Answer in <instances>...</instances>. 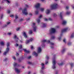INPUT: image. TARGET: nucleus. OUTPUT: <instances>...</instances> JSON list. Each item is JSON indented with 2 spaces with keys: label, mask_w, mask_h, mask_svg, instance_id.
Wrapping results in <instances>:
<instances>
[{
  "label": "nucleus",
  "mask_w": 74,
  "mask_h": 74,
  "mask_svg": "<svg viewBox=\"0 0 74 74\" xmlns=\"http://www.w3.org/2000/svg\"><path fill=\"white\" fill-rule=\"evenodd\" d=\"M69 29V28L66 27L65 28H64L61 30V33L60 34L59 37L58 38V40L60 41L61 40V38L62 37L63 35V33L66 32L67 30Z\"/></svg>",
  "instance_id": "1"
},
{
  "label": "nucleus",
  "mask_w": 74,
  "mask_h": 74,
  "mask_svg": "<svg viewBox=\"0 0 74 74\" xmlns=\"http://www.w3.org/2000/svg\"><path fill=\"white\" fill-rule=\"evenodd\" d=\"M58 5L56 3H54L50 5V8L51 10H55L58 8Z\"/></svg>",
  "instance_id": "2"
},
{
  "label": "nucleus",
  "mask_w": 74,
  "mask_h": 74,
  "mask_svg": "<svg viewBox=\"0 0 74 74\" xmlns=\"http://www.w3.org/2000/svg\"><path fill=\"white\" fill-rule=\"evenodd\" d=\"M25 8L22 10L23 13V14L25 15H27L28 14V12H27V8L29 7V6L27 5H25Z\"/></svg>",
  "instance_id": "3"
},
{
  "label": "nucleus",
  "mask_w": 74,
  "mask_h": 74,
  "mask_svg": "<svg viewBox=\"0 0 74 74\" xmlns=\"http://www.w3.org/2000/svg\"><path fill=\"white\" fill-rule=\"evenodd\" d=\"M56 63V59L55 58H53L52 61L53 66H52V68L53 69H55L56 68L55 64Z\"/></svg>",
  "instance_id": "4"
},
{
  "label": "nucleus",
  "mask_w": 74,
  "mask_h": 74,
  "mask_svg": "<svg viewBox=\"0 0 74 74\" xmlns=\"http://www.w3.org/2000/svg\"><path fill=\"white\" fill-rule=\"evenodd\" d=\"M36 23H32V28L34 32H36V30L37 29V27L36 26Z\"/></svg>",
  "instance_id": "5"
},
{
  "label": "nucleus",
  "mask_w": 74,
  "mask_h": 74,
  "mask_svg": "<svg viewBox=\"0 0 74 74\" xmlns=\"http://www.w3.org/2000/svg\"><path fill=\"white\" fill-rule=\"evenodd\" d=\"M10 51V48L7 47L5 51L4 52L3 54L4 55H6Z\"/></svg>",
  "instance_id": "6"
},
{
  "label": "nucleus",
  "mask_w": 74,
  "mask_h": 74,
  "mask_svg": "<svg viewBox=\"0 0 74 74\" xmlns=\"http://www.w3.org/2000/svg\"><path fill=\"white\" fill-rule=\"evenodd\" d=\"M56 32V29L54 28H51L50 31V33L51 34L55 33Z\"/></svg>",
  "instance_id": "7"
},
{
  "label": "nucleus",
  "mask_w": 74,
  "mask_h": 74,
  "mask_svg": "<svg viewBox=\"0 0 74 74\" xmlns=\"http://www.w3.org/2000/svg\"><path fill=\"white\" fill-rule=\"evenodd\" d=\"M41 65L42 66L41 69L42 70H44V69H45V64L43 63H41Z\"/></svg>",
  "instance_id": "8"
},
{
  "label": "nucleus",
  "mask_w": 74,
  "mask_h": 74,
  "mask_svg": "<svg viewBox=\"0 0 74 74\" xmlns=\"http://www.w3.org/2000/svg\"><path fill=\"white\" fill-rule=\"evenodd\" d=\"M15 70L16 73L17 74H19L20 73H21V71L20 70L18 69V68H15Z\"/></svg>",
  "instance_id": "9"
},
{
  "label": "nucleus",
  "mask_w": 74,
  "mask_h": 74,
  "mask_svg": "<svg viewBox=\"0 0 74 74\" xmlns=\"http://www.w3.org/2000/svg\"><path fill=\"white\" fill-rule=\"evenodd\" d=\"M42 17V15H40L39 17V18H38L37 19L36 21L38 23H40V19H41Z\"/></svg>",
  "instance_id": "10"
},
{
  "label": "nucleus",
  "mask_w": 74,
  "mask_h": 74,
  "mask_svg": "<svg viewBox=\"0 0 74 74\" xmlns=\"http://www.w3.org/2000/svg\"><path fill=\"white\" fill-rule=\"evenodd\" d=\"M40 4L37 3L34 5V7L35 8H39L40 7Z\"/></svg>",
  "instance_id": "11"
},
{
  "label": "nucleus",
  "mask_w": 74,
  "mask_h": 74,
  "mask_svg": "<svg viewBox=\"0 0 74 74\" xmlns=\"http://www.w3.org/2000/svg\"><path fill=\"white\" fill-rule=\"evenodd\" d=\"M14 39L15 41L16 42H18V40H19V38L16 35H14Z\"/></svg>",
  "instance_id": "12"
},
{
  "label": "nucleus",
  "mask_w": 74,
  "mask_h": 74,
  "mask_svg": "<svg viewBox=\"0 0 74 74\" xmlns=\"http://www.w3.org/2000/svg\"><path fill=\"white\" fill-rule=\"evenodd\" d=\"M63 12H61L60 13L59 16L62 19H63Z\"/></svg>",
  "instance_id": "13"
},
{
  "label": "nucleus",
  "mask_w": 74,
  "mask_h": 74,
  "mask_svg": "<svg viewBox=\"0 0 74 74\" xmlns=\"http://www.w3.org/2000/svg\"><path fill=\"white\" fill-rule=\"evenodd\" d=\"M41 51H42V50L41 49V47H38V53H40V52H41Z\"/></svg>",
  "instance_id": "14"
},
{
  "label": "nucleus",
  "mask_w": 74,
  "mask_h": 74,
  "mask_svg": "<svg viewBox=\"0 0 74 74\" xmlns=\"http://www.w3.org/2000/svg\"><path fill=\"white\" fill-rule=\"evenodd\" d=\"M23 36H24L25 38H27V36L26 34V33L25 32H24L23 33Z\"/></svg>",
  "instance_id": "15"
},
{
  "label": "nucleus",
  "mask_w": 74,
  "mask_h": 74,
  "mask_svg": "<svg viewBox=\"0 0 74 74\" xmlns=\"http://www.w3.org/2000/svg\"><path fill=\"white\" fill-rule=\"evenodd\" d=\"M47 42H48V43H49V44H50L51 45H54V43H53L52 42H50L49 40H47Z\"/></svg>",
  "instance_id": "16"
},
{
  "label": "nucleus",
  "mask_w": 74,
  "mask_h": 74,
  "mask_svg": "<svg viewBox=\"0 0 74 74\" xmlns=\"http://www.w3.org/2000/svg\"><path fill=\"white\" fill-rule=\"evenodd\" d=\"M13 66L14 67H18V64L14 62V64H13Z\"/></svg>",
  "instance_id": "17"
},
{
  "label": "nucleus",
  "mask_w": 74,
  "mask_h": 74,
  "mask_svg": "<svg viewBox=\"0 0 74 74\" xmlns=\"http://www.w3.org/2000/svg\"><path fill=\"white\" fill-rule=\"evenodd\" d=\"M66 51V49L63 48L62 50L61 51V53H63Z\"/></svg>",
  "instance_id": "18"
},
{
  "label": "nucleus",
  "mask_w": 74,
  "mask_h": 74,
  "mask_svg": "<svg viewBox=\"0 0 74 74\" xmlns=\"http://www.w3.org/2000/svg\"><path fill=\"white\" fill-rule=\"evenodd\" d=\"M23 51L25 52H26V53H30V51L29 50H27L26 49H23Z\"/></svg>",
  "instance_id": "19"
},
{
  "label": "nucleus",
  "mask_w": 74,
  "mask_h": 74,
  "mask_svg": "<svg viewBox=\"0 0 74 74\" xmlns=\"http://www.w3.org/2000/svg\"><path fill=\"white\" fill-rule=\"evenodd\" d=\"M67 23V22L66 21H62V24L63 25H66V23Z\"/></svg>",
  "instance_id": "20"
},
{
  "label": "nucleus",
  "mask_w": 74,
  "mask_h": 74,
  "mask_svg": "<svg viewBox=\"0 0 74 74\" xmlns=\"http://www.w3.org/2000/svg\"><path fill=\"white\" fill-rule=\"evenodd\" d=\"M4 1H6V3L7 4H10L11 3V1H10L9 0H4Z\"/></svg>",
  "instance_id": "21"
},
{
  "label": "nucleus",
  "mask_w": 74,
  "mask_h": 74,
  "mask_svg": "<svg viewBox=\"0 0 74 74\" xmlns=\"http://www.w3.org/2000/svg\"><path fill=\"white\" fill-rule=\"evenodd\" d=\"M44 10H45V9L44 8H40V11L41 12H44Z\"/></svg>",
  "instance_id": "22"
},
{
  "label": "nucleus",
  "mask_w": 74,
  "mask_h": 74,
  "mask_svg": "<svg viewBox=\"0 0 74 74\" xmlns=\"http://www.w3.org/2000/svg\"><path fill=\"white\" fill-rule=\"evenodd\" d=\"M33 55H35L36 56H38V54L36 52H34L33 53Z\"/></svg>",
  "instance_id": "23"
},
{
  "label": "nucleus",
  "mask_w": 74,
  "mask_h": 74,
  "mask_svg": "<svg viewBox=\"0 0 74 74\" xmlns=\"http://www.w3.org/2000/svg\"><path fill=\"white\" fill-rule=\"evenodd\" d=\"M10 42H8L6 44L7 48H10Z\"/></svg>",
  "instance_id": "24"
},
{
  "label": "nucleus",
  "mask_w": 74,
  "mask_h": 74,
  "mask_svg": "<svg viewBox=\"0 0 74 74\" xmlns=\"http://www.w3.org/2000/svg\"><path fill=\"white\" fill-rule=\"evenodd\" d=\"M34 12L36 15H37L38 14V10H36Z\"/></svg>",
  "instance_id": "25"
},
{
  "label": "nucleus",
  "mask_w": 74,
  "mask_h": 74,
  "mask_svg": "<svg viewBox=\"0 0 74 74\" xmlns=\"http://www.w3.org/2000/svg\"><path fill=\"white\" fill-rule=\"evenodd\" d=\"M59 66H62V65H63L64 64V62H62L61 63H58Z\"/></svg>",
  "instance_id": "26"
},
{
  "label": "nucleus",
  "mask_w": 74,
  "mask_h": 74,
  "mask_svg": "<svg viewBox=\"0 0 74 74\" xmlns=\"http://www.w3.org/2000/svg\"><path fill=\"white\" fill-rule=\"evenodd\" d=\"M50 14V10H49V9H47V14Z\"/></svg>",
  "instance_id": "27"
},
{
  "label": "nucleus",
  "mask_w": 74,
  "mask_h": 74,
  "mask_svg": "<svg viewBox=\"0 0 74 74\" xmlns=\"http://www.w3.org/2000/svg\"><path fill=\"white\" fill-rule=\"evenodd\" d=\"M63 41L64 43L65 44H66L67 43V42L66 41V38H64L63 40Z\"/></svg>",
  "instance_id": "28"
},
{
  "label": "nucleus",
  "mask_w": 74,
  "mask_h": 74,
  "mask_svg": "<svg viewBox=\"0 0 74 74\" xmlns=\"http://www.w3.org/2000/svg\"><path fill=\"white\" fill-rule=\"evenodd\" d=\"M46 27V23H44L42 27Z\"/></svg>",
  "instance_id": "29"
},
{
  "label": "nucleus",
  "mask_w": 74,
  "mask_h": 74,
  "mask_svg": "<svg viewBox=\"0 0 74 74\" xmlns=\"http://www.w3.org/2000/svg\"><path fill=\"white\" fill-rule=\"evenodd\" d=\"M70 13H71V12H70L67 11L66 12V14L67 15H69V14H70Z\"/></svg>",
  "instance_id": "30"
},
{
  "label": "nucleus",
  "mask_w": 74,
  "mask_h": 74,
  "mask_svg": "<svg viewBox=\"0 0 74 74\" xmlns=\"http://www.w3.org/2000/svg\"><path fill=\"white\" fill-rule=\"evenodd\" d=\"M68 45H71V44H72V42H68Z\"/></svg>",
  "instance_id": "31"
},
{
  "label": "nucleus",
  "mask_w": 74,
  "mask_h": 74,
  "mask_svg": "<svg viewBox=\"0 0 74 74\" xmlns=\"http://www.w3.org/2000/svg\"><path fill=\"white\" fill-rule=\"evenodd\" d=\"M33 40H34L33 38H32L29 39V40L30 42H32V41H33Z\"/></svg>",
  "instance_id": "32"
},
{
  "label": "nucleus",
  "mask_w": 74,
  "mask_h": 74,
  "mask_svg": "<svg viewBox=\"0 0 74 74\" xmlns=\"http://www.w3.org/2000/svg\"><path fill=\"white\" fill-rule=\"evenodd\" d=\"M15 18L16 19H17L18 18V16L16 14L15 16Z\"/></svg>",
  "instance_id": "33"
},
{
  "label": "nucleus",
  "mask_w": 74,
  "mask_h": 74,
  "mask_svg": "<svg viewBox=\"0 0 74 74\" xmlns=\"http://www.w3.org/2000/svg\"><path fill=\"white\" fill-rule=\"evenodd\" d=\"M30 42V41L29 40H27L26 41V44H28V43H29Z\"/></svg>",
  "instance_id": "34"
},
{
  "label": "nucleus",
  "mask_w": 74,
  "mask_h": 74,
  "mask_svg": "<svg viewBox=\"0 0 74 74\" xmlns=\"http://www.w3.org/2000/svg\"><path fill=\"white\" fill-rule=\"evenodd\" d=\"M53 17H56V16H57V15H56V14L55 13L53 14Z\"/></svg>",
  "instance_id": "35"
},
{
  "label": "nucleus",
  "mask_w": 74,
  "mask_h": 74,
  "mask_svg": "<svg viewBox=\"0 0 74 74\" xmlns=\"http://www.w3.org/2000/svg\"><path fill=\"white\" fill-rule=\"evenodd\" d=\"M51 39L53 40V39H55V36H51Z\"/></svg>",
  "instance_id": "36"
},
{
  "label": "nucleus",
  "mask_w": 74,
  "mask_h": 74,
  "mask_svg": "<svg viewBox=\"0 0 74 74\" xmlns=\"http://www.w3.org/2000/svg\"><path fill=\"white\" fill-rule=\"evenodd\" d=\"M32 33H33V32H32V30H30L29 31V34H32Z\"/></svg>",
  "instance_id": "37"
},
{
  "label": "nucleus",
  "mask_w": 74,
  "mask_h": 74,
  "mask_svg": "<svg viewBox=\"0 0 74 74\" xmlns=\"http://www.w3.org/2000/svg\"><path fill=\"white\" fill-rule=\"evenodd\" d=\"M0 44L1 45H4V42H1Z\"/></svg>",
  "instance_id": "38"
},
{
  "label": "nucleus",
  "mask_w": 74,
  "mask_h": 74,
  "mask_svg": "<svg viewBox=\"0 0 74 74\" xmlns=\"http://www.w3.org/2000/svg\"><path fill=\"white\" fill-rule=\"evenodd\" d=\"M74 33L71 35V38H73V37H74Z\"/></svg>",
  "instance_id": "39"
},
{
  "label": "nucleus",
  "mask_w": 74,
  "mask_h": 74,
  "mask_svg": "<svg viewBox=\"0 0 74 74\" xmlns=\"http://www.w3.org/2000/svg\"><path fill=\"white\" fill-rule=\"evenodd\" d=\"M22 47V45H21L19 47V49H21Z\"/></svg>",
  "instance_id": "40"
},
{
  "label": "nucleus",
  "mask_w": 74,
  "mask_h": 74,
  "mask_svg": "<svg viewBox=\"0 0 74 74\" xmlns=\"http://www.w3.org/2000/svg\"><path fill=\"white\" fill-rule=\"evenodd\" d=\"M19 46V45L17 43H16L15 45V47H18Z\"/></svg>",
  "instance_id": "41"
},
{
  "label": "nucleus",
  "mask_w": 74,
  "mask_h": 74,
  "mask_svg": "<svg viewBox=\"0 0 74 74\" xmlns=\"http://www.w3.org/2000/svg\"><path fill=\"white\" fill-rule=\"evenodd\" d=\"M47 41V40H44L42 41V42H46Z\"/></svg>",
  "instance_id": "42"
},
{
  "label": "nucleus",
  "mask_w": 74,
  "mask_h": 74,
  "mask_svg": "<svg viewBox=\"0 0 74 74\" xmlns=\"http://www.w3.org/2000/svg\"><path fill=\"white\" fill-rule=\"evenodd\" d=\"M19 29H20V28H17L16 29V31H19Z\"/></svg>",
  "instance_id": "43"
},
{
  "label": "nucleus",
  "mask_w": 74,
  "mask_h": 74,
  "mask_svg": "<svg viewBox=\"0 0 74 74\" xmlns=\"http://www.w3.org/2000/svg\"><path fill=\"white\" fill-rule=\"evenodd\" d=\"M12 58L14 59V60H16V58H15V57L14 56H13L12 57Z\"/></svg>",
  "instance_id": "44"
},
{
  "label": "nucleus",
  "mask_w": 74,
  "mask_h": 74,
  "mask_svg": "<svg viewBox=\"0 0 74 74\" xmlns=\"http://www.w3.org/2000/svg\"><path fill=\"white\" fill-rule=\"evenodd\" d=\"M49 59V57L48 56H47V60H48V59Z\"/></svg>",
  "instance_id": "45"
},
{
  "label": "nucleus",
  "mask_w": 74,
  "mask_h": 74,
  "mask_svg": "<svg viewBox=\"0 0 74 74\" xmlns=\"http://www.w3.org/2000/svg\"><path fill=\"white\" fill-rule=\"evenodd\" d=\"M29 15H30V16H32V15H33V14L31 13H29Z\"/></svg>",
  "instance_id": "46"
},
{
  "label": "nucleus",
  "mask_w": 74,
  "mask_h": 74,
  "mask_svg": "<svg viewBox=\"0 0 74 74\" xmlns=\"http://www.w3.org/2000/svg\"><path fill=\"white\" fill-rule=\"evenodd\" d=\"M40 73L41 74H43V71H42V70H41L40 71Z\"/></svg>",
  "instance_id": "47"
},
{
  "label": "nucleus",
  "mask_w": 74,
  "mask_h": 74,
  "mask_svg": "<svg viewBox=\"0 0 74 74\" xmlns=\"http://www.w3.org/2000/svg\"><path fill=\"white\" fill-rule=\"evenodd\" d=\"M7 24H5L3 25V27H7Z\"/></svg>",
  "instance_id": "48"
},
{
  "label": "nucleus",
  "mask_w": 74,
  "mask_h": 74,
  "mask_svg": "<svg viewBox=\"0 0 74 74\" xmlns=\"http://www.w3.org/2000/svg\"><path fill=\"white\" fill-rule=\"evenodd\" d=\"M7 60H8V59H7V58H5L4 60V61H7Z\"/></svg>",
  "instance_id": "49"
},
{
  "label": "nucleus",
  "mask_w": 74,
  "mask_h": 74,
  "mask_svg": "<svg viewBox=\"0 0 74 74\" xmlns=\"http://www.w3.org/2000/svg\"><path fill=\"white\" fill-rule=\"evenodd\" d=\"M3 14H2L1 16V19L3 18Z\"/></svg>",
  "instance_id": "50"
},
{
  "label": "nucleus",
  "mask_w": 74,
  "mask_h": 74,
  "mask_svg": "<svg viewBox=\"0 0 74 74\" xmlns=\"http://www.w3.org/2000/svg\"><path fill=\"white\" fill-rule=\"evenodd\" d=\"M10 17H11V18H14V15H11Z\"/></svg>",
  "instance_id": "51"
},
{
  "label": "nucleus",
  "mask_w": 74,
  "mask_h": 74,
  "mask_svg": "<svg viewBox=\"0 0 74 74\" xmlns=\"http://www.w3.org/2000/svg\"><path fill=\"white\" fill-rule=\"evenodd\" d=\"M73 64L72 63H71V67H73Z\"/></svg>",
  "instance_id": "52"
},
{
  "label": "nucleus",
  "mask_w": 74,
  "mask_h": 74,
  "mask_svg": "<svg viewBox=\"0 0 74 74\" xmlns=\"http://www.w3.org/2000/svg\"><path fill=\"white\" fill-rule=\"evenodd\" d=\"M49 21H52V18H50L49 19Z\"/></svg>",
  "instance_id": "53"
},
{
  "label": "nucleus",
  "mask_w": 74,
  "mask_h": 74,
  "mask_svg": "<svg viewBox=\"0 0 74 74\" xmlns=\"http://www.w3.org/2000/svg\"><path fill=\"white\" fill-rule=\"evenodd\" d=\"M10 22H8L7 23V25H8L10 24Z\"/></svg>",
  "instance_id": "54"
},
{
  "label": "nucleus",
  "mask_w": 74,
  "mask_h": 74,
  "mask_svg": "<svg viewBox=\"0 0 74 74\" xmlns=\"http://www.w3.org/2000/svg\"><path fill=\"white\" fill-rule=\"evenodd\" d=\"M7 12L8 14H10V10H8L7 11Z\"/></svg>",
  "instance_id": "55"
},
{
  "label": "nucleus",
  "mask_w": 74,
  "mask_h": 74,
  "mask_svg": "<svg viewBox=\"0 0 74 74\" xmlns=\"http://www.w3.org/2000/svg\"><path fill=\"white\" fill-rule=\"evenodd\" d=\"M72 8H73V9H74V5H72Z\"/></svg>",
  "instance_id": "56"
},
{
  "label": "nucleus",
  "mask_w": 74,
  "mask_h": 74,
  "mask_svg": "<svg viewBox=\"0 0 74 74\" xmlns=\"http://www.w3.org/2000/svg\"><path fill=\"white\" fill-rule=\"evenodd\" d=\"M27 21H29V20H30V18H26Z\"/></svg>",
  "instance_id": "57"
},
{
  "label": "nucleus",
  "mask_w": 74,
  "mask_h": 74,
  "mask_svg": "<svg viewBox=\"0 0 74 74\" xmlns=\"http://www.w3.org/2000/svg\"><path fill=\"white\" fill-rule=\"evenodd\" d=\"M28 64H32V63L30 62H28Z\"/></svg>",
  "instance_id": "58"
},
{
  "label": "nucleus",
  "mask_w": 74,
  "mask_h": 74,
  "mask_svg": "<svg viewBox=\"0 0 74 74\" xmlns=\"http://www.w3.org/2000/svg\"><path fill=\"white\" fill-rule=\"evenodd\" d=\"M31 73V71H29L28 73V74H30Z\"/></svg>",
  "instance_id": "59"
},
{
  "label": "nucleus",
  "mask_w": 74,
  "mask_h": 74,
  "mask_svg": "<svg viewBox=\"0 0 74 74\" xmlns=\"http://www.w3.org/2000/svg\"><path fill=\"white\" fill-rule=\"evenodd\" d=\"M69 6H66V9H69Z\"/></svg>",
  "instance_id": "60"
},
{
  "label": "nucleus",
  "mask_w": 74,
  "mask_h": 74,
  "mask_svg": "<svg viewBox=\"0 0 74 74\" xmlns=\"http://www.w3.org/2000/svg\"><path fill=\"white\" fill-rule=\"evenodd\" d=\"M56 28H59V26L58 25L56 26Z\"/></svg>",
  "instance_id": "61"
},
{
  "label": "nucleus",
  "mask_w": 74,
  "mask_h": 74,
  "mask_svg": "<svg viewBox=\"0 0 74 74\" xmlns=\"http://www.w3.org/2000/svg\"><path fill=\"white\" fill-rule=\"evenodd\" d=\"M31 48L32 49H33V46H31Z\"/></svg>",
  "instance_id": "62"
},
{
  "label": "nucleus",
  "mask_w": 74,
  "mask_h": 74,
  "mask_svg": "<svg viewBox=\"0 0 74 74\" xmlns=\"http://www.w3.org/2000/svg\"><path fill=\"white\" fill-rule=\"evenodd\" d=\"M8 35H9V36H10V35H11V33H8Z\"/></svg>",
  "instance_id": "63"
},
{
  "label": "nucleus",
  "mask_w": 74,
  "mask_h": 74,
  "mask_svg": "<svg viewBox=\"0 0 74 74\" xmlns=\"http://www.w3.org/2000/svg\"><path fill=\"white\" fill-rule=\"evenodd\" d=\"M23 20V19H20V21H22Z\"/></svg>",
  "instance_id": "64"
}]
</instances>
